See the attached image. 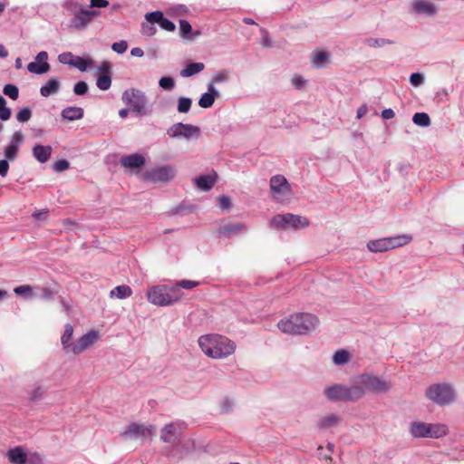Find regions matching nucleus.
Returning <instances> with one entry per match:
<instances>
[{"mask_svg": "<svg viewBox=\"0 0 464 464\" xmlns=\"http://www.w3.org/2000/svg\"><path fill=\"white\" fill-rule=\"evenodd\" d=\"M128 44L126 41L122 40L120 42L113 43L111 45V49L117 53H124L127 51Z\"/></svg>", "mask_w": 464, "mask_h": 464, "instance_id": "54", "label": "nucleus"}, {"mask_svg": "<svg viewBox=\"0 0 464 464\" xmlns=\"http://www.w3.org/2000/svg\"><path fill=\"white\" fill-rule=\"evenodd\" d=\"M61 87L60 82L57 78H50L45 84L40 88V93L43 97H49L59 92Z\"/></svg>", "mask_w": 464, "mask_h": 464, "instance_id": "26", "label": "nucleus"}, {"mask_svg": "<svg viewBox=\"0 0 464 464\" xmlns=\"http://www.w3.org/2000/svg\"><path fill=\"white\" fill-rule=\"evenodd\" d=\"M84 111L81 107L69 106L61 111V117L63 121H73L83 118Z\"/></svg>", "mask_w": 464, "mask_h": 464, "instance_id": "22", "label": "nucleus"}, {"mask_svg": "<svg viewBox=\"0 0 464 464\" xmlns=\"http://www.w3.org/2000/svg\"><path fill=\"white\" fill-rule=\"evenodd\" d=\"M200 134V129L192 124L178 122L171 125L167 130V135L172 139L185 138L187 140L192 137L198 138Z\"/></svg>", "mask_w": 464, "mask_h": 464, "instance_id": "11", "label": "nucleus"}, {"mask_svg": "<svg viewBox=\"0 0 464 464\" xmlns=\"http://www.w3.org/2000/svg\"><path fill=\"white\" fill-rule=\"evenodd\" d=\"M270 226L276 228L286 229L288 227L298 229L309 226L306 218L291 213L277 214L270 220Z\"/></svg>", "mask_w": 464, "mask_h": 464, "instance_id": "8", "label": "nucleus"}, {"mask_svg": "<svg viewBox=\"0 0 464 464\" xmlns=\"http://www.w3.org/2000/svg\"><path fill=\"white\" fill-rule=\"evenodd\" d=\"M14 292L18 295H32L33 288L29 285H23L15 287L14 289Z\"/></svg>", "mask_w": 464, "mask_h": 464, "instance_id": "55", "label": "nucleus"}, {"mask_svg": "<svg viewBox=\"0 0 464 464\" xmlns=\"http://www.w3.org/2000/svg\"><path fill=\"white\" fill-rule=\"evenodd\" d=\"M48 60V53L45 51H42L37 53L35 57V62L44 63H47Z\"/></svg>", "mask_w": 464, "mask_h": 464, "instance_id": "62", "label": "nucleus"}, {"mask_svg": "<svg viewBox=\"0 0 464 464\" xmlns=\"http://www.w3.org/2000/svg\"><path fill=\"white\" fill-rule=\"evenodd\" d=\"M31 117L32 111L28 107L23 108L16 114V120L22 123L28 121L31 119Z\"/></svg>", "mask_w": 464, "mask_h": 464, "instance_id": "46", "label": "nucleus"}, {"mask_svg": "<svg viewBox=\"0 0 464 464\" xmlns=\"http://www.w3.org/2000/svg\"><path fill=\"white\" fill-rule=\"evenodd\" d=\"M395 116V113L393 111L392 109H384L382 111V117L384 119V120H390V119H392L393 117Z\"/></svg>", "mask_w": 464, "mask_h": 464, "instance_id": "63", "label": "nucleus"}, {"mask_svg": "<svg viewBox=\"0 0 464 464\" xmlns=\"http://www.w3.org/2000/svg\"><path fill=\"white\" fill-rule=\"evenodd\" d=\"M45 393V389L43 386L34 387L29 393V398L31 401H38L43 398Z\"/></svg>", "mask_w": 464, "mask_h": 464, "instance_id": "50", "label": "nucleus"}, {"mask_svg": "<svg viewBox=\"0 0 464 464\" xmlns=\"http://www.w3.org/2000/svg\"><path fill=\"white\" fill-rule=\"evenodd\" d=\"M132 295V290L129 285H118L111 290L110 297H117L119 299L128 298Z\"/></svg>", "mask_w": 464, "mask_h": 464, "instance_id": "32", "label": "nucleus"}, {"mask_svg": "<svg viewBox=\"0 0 464 464\" xmlns=\"http://www.w3.org/2000/svg\"><path fill=\"white\" fill-rule=\"evenodd\" d=\"M428 429V423L422 421H413L411 424L410 433L413 438H426Z\"/></svg>", "mask_w": 464, "mask_h": 464, "instance_id": "28", "label": "nucleus"}, {"mask_svg": "<svg viewBox=\"0 0 464 464\" xmlns=\"http://www.w3.org/2000/svg\"><path fill=\"white\" fill-rule=\"evenodd\" d=\"M411 239V236L409 235L382 237L369 241L367 243V248L372 253L386 252L388 250L405 246L410 243Z\"/></svg>", "mask_w": 464, "mask_h": 464, "instance_id": "7", "label": "nucleus"}, {"mask_svg": "<svg viewBox=\"0 0 464 464\" xmlns=\"http://www.w3.org/2000/svg\"><path fill=\"white\" fill-rule=\"evenodd\" d=\"M53 149L51 146L40 145L37 144L33 148V155L34 157L41 163H44L48 161L51 157Z\"/></svg>", "mask_w": 464, "mask_h": 464, "instance_id": "25", "label": "nucleus"}, {"mask_svg": "<svg viewBox=\"0 0 464 464\" xmlns=\"http://www.w3.org/2000/svg\"><path fill=\"white\" fill-rule=\"evenodd\" d=\"M333 361L336 365H343L349 361V353L345 350H338L334 353Z\"/></svg>", "mask_w": 464, "mask_h": 464, "instance_id": "38", "label": "nucleus"}, {"mask_svg": "<svg viewBox=\"0 0 464 464\" xmlns=\"http://www.w3.org/2000/svg\"><path fill=\"white\" fill-rule=\"evenodd\" d=\"M438 6L425 0H412L410 6V12L414 14L435 16L438 14Z\"/></svg>", "mask_w": 464, "mask_h": 464, "instance_id": "15", "label": "nucleus"}, {"mask_svg": "<svg viewBox=\"0 0 464 464\" xmlns=\"http://www.w3.org/2000/svg\"><path fill=\"white\" fill-rule=\"evenodd\" d=\"M353 382L363 391V396L367 392L375 394L385 393L393 386L392 382L370 373L360 374Z\"/></svg>", "mask_w": 464, "mask_h": 464, "instance_id": "5", "label": "nucleus"}, {"mask_svg": "<svg viewBox=\"0 0 464 464\" xmlns=\"http://www.w3.org/2000/svg\"><path fill=\"white\" fill-rule=\"evenodd\" d=\"M97 87L102 91H107L111 85V76L108 74L100 75L96 82Z\"/></svg>", "mask_w": 464, "mask_h": 464, "instance_id": "42", "label": "nucleus"}, {"mask_svg": "<svg viewBox=\"0 0 464 464\" xmlns=\"http://www.w3.org/2000/svg\"><path fill=\"white\" fill-rule=\"evenodd\" d=\"M292 83L296 89H301L305 85L306 81L300 75H295Z\"/></svg>", "mask_w": 464, "mask_h": 464, "instance_id": "58", "label": "nucleus"}, {"mask_svg": "<svg viewBox=\"0 0 464 464\" xmlns=\"http://www.w3.org/2000/svg\"><path fill=\"white\" fill-rule=\"evenodd\" d=\"M9 170L8 160H0V176L5 178L7 176Z\"/></svg>", "mask_w": 464, "mask_h": 464, "instance_id": "59", "label": "nucleus"}, {"mask_svg": "<svg viewBox=\"0 0 464 464\" xmlns=\"http://www.w3.org/2000/svg\"><path fill=\"white\" fill-rule=\"evenodd\" d=\"M367 45L370 47H382L386 44H392V41L384 38H369L366 40Z\"/></svg>", "mask_w": 464, "mask_h": 464, "instance_id": "45", "label": "nucleus"}, {"mask_svg": "<svg viewBox=\"0 0 464 464\" xmlns=\"http://www.w3.org/2000/svg\"><path fill=\"white\" fill-rule=\"evenodd\" d=\"M155 431V426L143 425L132 422L126 427V429L120 433L122 440H139L147 439Z\"/></svg>", "mask_w": 464, "mask_h": 464, "instance_id": "10", "label": "nucleus"}, {"mask_svg": "<svg viewBox=\"0 0 464 464\" xmlns=\"http://www.w3.org/2000/svg\"><path fill=\"white\" fill-rule=\"evenodd\" d=\"M179 31L180 34L184 38H190L189 34L192 32V27L187 20L179 21Z\"/></svg>", "mask_w": 464, "mask_h": 464, "instance_id": "47", "label": "nucleus"}, {"mask_svg": "<svg viewBox=\"0 0 464 464\" xmlns=\"http://www.w3.org/2000/svg\"><path fill=\"white\" fill-rule=\"evenodd\" d=\"M324 393L331 401H357L363 397V391L355 385L354 382L350 386L343 384L328 386Z\"/></svg>", "mask_w": 464, "mask_h": 464, "instance_id": "4", "label": "nucleus"}, {"mask_svg": "<svg viewBox=\"0 0 464 464\" xmlns=\"http://www.w3.org/2000/svg\"><path fill=\"white\" fill-rule=\"evenodd\" d=\"M412 121L420 127H429L430 125V118L426 112H416L412 117Z\"/></svg>", "mask_w": 464, "mask_h": 464, "instance_id": "35", "label": "nucleus"}, {"mask_svg": "<svg viewBox=\"0 0 464 464\" xmlns=\"http://www.w3.org/2000/svg\"><path fill=\"white\" fill-rule=\"evenodd\" d=\"M109 5V2L107 0H91V5L90 6L92 8H102V7H106Z\"/></svg>", "mask_w": 464, "mask_h": 464, "instance_id": "61", "label": "nucleus"}, {"mask_svg": "<svg viewBox=\"0 0 464 464\" xmlns=\"http://www.w3.org/2000/svg\"><path fill=\"white\" fill-rule=\"evenodd\" d=\"M7 459L12 464H25L27 461V455L22 447H15L11 449L6 453Z\"/></svg>", "mask_w": 464, "mask_h": 464, "instance_id": "23", "label": "nucleus"}, {"mask_svg": "<svg viewBox=\"0 0 464 464\" xmlns=\"http://www.w3.org/2000/svg\"><path fill=\"white\" fill-rule=\"evenodd\" d=\"M121 99L124 103L130 106L132 111L140 115L148 113L146 109L147 98L143 92L135 89L126 90L122 93Z\"/></svg>", "mask_w": 464, "mask_h": 464, "instance_id": "9", "label": "nucleus"}, {"mask_svg": "<svg viewBox=\"0 0 464 464\" xmlns=\"http://www.w3.org/2000/svg\"><path fill=\"white\" fill-rule=\"evenodd\" d=\"M198 285H199L198 281L183 279V280L177 282L175 285H171V287H178V291L181 292V290H180L181 288L192 289L194 287H197Z\"/></svg>", "mask_w": 464, "mask_h": 464, "instance_id": "41", "label": "nucleus"}, {"mask_svg": "<svg viewBox=\"0 0 464 464\" xmlns=\"http://www.w3.org/2000/svg\"><path fill=\"white\" fill-rule=\"evenodd\" d=\"M340 420L341 418L338 415L332 413L321 418L317 422V427L320 430L330 429L336 426Z\"/></svg>", "mask_w": 464, "mask_h": 464, "instance_id": "30", "label": "nucleus"}, {"mask_svg": "<svg viewBox=\"0 0 464 464\" xmlns=\"http://www.w3.org/2000/svg\"><path fill=\"white\" fill-rule=\"evenodd\" d=\"M55 292L49 287H44L42 289V298L44 300L53 299Z\"/></svg>", "mask_w": 464, "mask_h": 464, "instance_id": "60", "label": "nucleus"}, {"mask_svg": "<svg viewBox=\"0 0 464 464\" xmlns=\"http://www.w3.org/2000/svg\"><path fill=\"white\" fill-rule=\"evenodd\" d=\"M270 188L274 198H276V195L285 194L291 190L290 184L282 175H275L270 179Z\"/></svg>", "mask_w": 464, "mask_h": 464, "instance_id": "19", "label": "nucleus"}, {"mask_svg": "<svg viewBox=\"0 0 464 464\" xmlns=\"http://www.w3.org/2000/svg\"><path fill=\"white\" fill-rule=\"evenodd\" d=\"M75 55H73L72 53H63L58 56V60L60 63L63 64H69L70 63H72V59Z\"/></svg>", "mask_w": 464, "mask_h": 464, "instance_id": "56", "label": "nucleus"}, {"mask_svg": "<svg viewBox=\"0 0 464 464\" xmlns=\"http://www.w3.org/2000/svg\"><path fill=\"white\" fill-rule=\"evenodd\" d=\"M11 109L6 106L5 99L0 95V120L8 121L11 117Z\"/></svg>", "mask_w": 464, "mask_h": 464, "instance_id": "40", "label": "nucleus"}, {"mask_svg": "<svg viewBox=\"0 0 464 464\" xmlns=\"http://www.w3.org/2000/svg\"><path fill=\"white\" fill-rule=\"evenodd\" d=\"M187 425L184 421L176 420L166 424L160 430V440L172 443L179 440Z\"/></svg>", "mask_w": 464, "mask_h": 464, "instance_id": "12", "label": "nucleus"}, {"mask_svg": "<svg viewBox=\"0 0 464 464\" xmlns=\"http://www.w3.org/2000/svg\"><path fill=\"white\" fill-rule=\"evenodd\" d=\"M248 230L247 226L244 223L222 222L218 228L220 237L229 238L233 236L239 235Z\"/></svg>", "mask_w": 464, "mask_h": 464, "instance_id": "16", "label": "nucleus"}, {"mask_svg": "<svg viewBox=\"0 0 464 464\" xmlns=\"http://www.w3.org/2000/svg\"><path fill=\"white\" fill-rule=\"evenodd\" d=\"M24 141V134L20 131H14L12 135L9 144L4 150V155L8 160H14L16 159L19 147Z\"/></svg>", "mask_w": 464, "mask_h": 464, "instance_id": "17", "label": "nucleus"}, {"mask_svg": "<svg viewBox=\"0 0 464 464\" xmlns=\"http://www.w3.org/2000/svg\"><path fill=\"white\" fill-rule=\"evenodd\" d=\"M88 89H89V87H88L87 82H85L83 81H80L74 84L73 92L76 95H84L87 93Z\"/></svg>", "mask_w": 464, "mask_h": 464, "instance_id": "51", "label": "nucleus"}, {"mask_svg": "<svg viewBox=\"0 0 464 464\" xmlns=\"http://www.w3.org/2000/svg\"><path fill=\"white\" fill-rule=\"evenodd\" d=\"M196 186L201 189L202 191H208L210 190L216 181H217V174L214 173L213 176L211 175H201L194 179Z\"/></svg>", "mask_w": 464, "mask_h": 464, "instance_id": "24", "label": "nucleus"}, {"mask_svg": "<svg viewBox=\"0 0 464 464\" xmlns=\"http://www.w3.org/2000/svg\"><path fill=\"white\" fill-rule=\"evenodd\" d=\"M3 92L5 95L8 96L10 99L15 101L19 96V89L16 85L8 83L5 85L3 89Z\"/></svg>", "mask_w": 464, "mask_h": 464, "instance_id": "43", "label": "nucleus"}, {"mask_svg": "<svg viewBox=\"0 0 464 464\" xmlns=\"http://www.w3.org/2000/svg\"><path fill=\"white\" fill-rule=\"evenodd\" d=\"M91 64H92V60L84 59L80 56H74V58L72 59V63H70L71 66L77 68L81 72L87 71L88 66Z\"/></svg>", "mask_w": 464, "mask_h": 464, "instance_id": "36", "label": "nucleus"}, {"mask_svg": "<svg viewBox=\"0 0 464 464\" xmlns=\"http://www.w3.org/2000/svg\"><path fill=\"white\" fill-rule=\"evenodd\" d=\"M204 68L205 65L203 63H189L180 71V75L182 77H191L202 72Z\"/></svg>", "mask_w": 464, "mask_h": 464, "instance_id": "31", "label": "nucleus"}, {"mask_svg": "<svg viewBox=\"0 0 464 464\" xmlns=\"http://www.w3.org/2000/svg\"><path fill=\"white\" fill-rule=\"evenodd\" d=\"M175 177V169L169 166L165 165L157 169L146 171L143 174V179L151 182H168Z\"/></svg>", "mask_w": 464, "mask_h": 464, "instance_id": "13", "label": "nucleus"}, {"mask_svg": "<svg viewBox=\"0 0 464 464\" xmlns=\"http://www.w3.org/2000/svg\"><path fill=\"white\" fill-rule=\"evenodd\" d=\"M428 431L426 438L439 439L448 433V427L441 423H428Z\"/></svg>", "mask_w": 464, "mask_h": 464, "instance_id": "27", "label": "nucleus"}, {"mask_svg": "<svg viewBox=\"0 0 464 464\" xmlns=\"http://www.w3.org/2000/svg\"><path fill=\"white\" fill-rule=\"evenodd\" d=\"M160 26L162 29L169 31V32H173L176 28L174 23L165 17H163L162 21L160 24Z\"/></svg>", "mask_w": 464, "mask_h": 464, "instance_id": "57", "label": "nucleus"}, {"mask_svg": "<svg viewBox=\"0 0 464 464\" xmlns=\"http://www.w3.org/2000/svg\"><path fill=\"white\" fill-rule=\"evenodd\" d=\"M368 112V107L366 104H362L357 110V118H362Z\"/></svg>", "mask_w": 464, "mask_h": 464, "instance_id": "64", "label": "nucleus"}, {"mask_svg": "<svg viewBox=\"0 0 464 464\" xmlns=\"http://www.w3.org/2000/svg\"><path fill=\"white\" fill-rule=\"evenodd\" d=\"M410 82L414 87H419L423 84L424 82V76L423 74L420 72H413L410 76Z\"/></svg>", "mask_w": 464, "mask_h": 464, "instance_id": "52", "label": "nucleus"}, {"mask_svg": "<svg viewBox=\"0 0 464 464\" xmlns=\"http://www.w3.org/2000/svg\"><path fill=\"white\" fill-rule=\"evenodd\" d=\"M70 167V163L66 160H60L53 163V169L56 172H63L66 169H68Z\"/></svg>", "mask_w": 464, "mask_h": 464, "instance_id": "53", "label": "nucleus"}, {"mask_svg": "<svg viewBox=\"0 0 464 464\" xmlns=\"http://www.w3.org/2000/svg\"><path fill=\"white\" fill-rule=\"evenodd\" d=\"M159 85L165 91H172L175 87V80L172 77L164 76L160 79Z\"/></svg>", "mask_w": 464, "mask_h": 464, "instance_id": "44", "label": "nucleus"}, {"mask_svg": "<svg viewBox=\"0 0 464 464\" xmlns=\"http://www.w3.org/2000/svg\"><path fill=\"white\" fill-rule=\"evenodd\" d=\"M218 97L219 92L215 88V86L208 84V92L200 96L198 105L204 109L210 108L214 104L216 98Z\"/></svg>", "mask_w": 464, "mask_h": 464, "instance_id": "21", "label": "nucleus"}, {"mask_svg": "<svg viewBox=\"0 0 464 464\" xmlns=\"http://www.w3.org/2000/svg\"><path fill=\"white\" fill-rule=\"evenodd\" d=\"M163 14L160 11H154L146 14V19L151 24H160L163 19Z\"/></svg>", "mask_w": 464, "mask_h": 464, "instance_id": "49", "label": "nucleus"}, {"mask_svg": "<svg viewBox=\"0 0 464 464\" xmlns=\"http://www.w3.org/2000/svg\"><path fill=\"white\" fill-rule=\"evenodd\" d=\"M192 100L188 97H179L178 99V111L179 113H188L190 111Z\"/></svg>", "mask_w": 464, "mask_h": 464, "instance_id": "37", "label": "nucleus"}, {"mask_svg": "<svg viewBox=\"0 0 464 464\" xmlns=\"http://www.w3.org/2000/svg\"><path fill=\"white\" fill-rule=\"evenodd\" d=\"M218 206L222 210H228L232 207V202L229 197L221 195L218 198Z\"/></svg>", "mask_w": 464, "mask_h": 464, "instance_id": "48", "label": "nucleus"}, {"mask_svg": "<svg viewBox=\"0 0 464 464\" xmlns=\"http://www.w3.org/2000/svg\"><path fill=\"white\" fill-rule=\"evenodd\" d=\"M427 399L439 406H445L455 401V393L452 387L447 383H434L429 386L425 392Z\"/></svg>", "mask_w": 464, "mask_h": 464, "instance_id": "6", "label": "nucleus"}, {"mask_svg": "<svg viewBox=\"0 0 464 464\" xmlns=\"http://www.w3.org/2000/svg\"><path fill=\"white\" fill-rule=\"evenodd\" d=\"M329 55L326 52H316L314 53L312 63L317 68H322L328 62Z\"/></svg>", "mask_w": 464, "mask_h": 464, "instance_id": "34", "label": "nucleus"}, {"mask_svg": "<svg viewBox=\"0 0 464 464\" xmlns=\"http://www.w3.org/2000/svg\"><path fill=\"white\" fill-rule=\"evenodd\" d=\"M198 345L202 352L213 359H223L231 355L236 349V344L227 337L209 334L198 338Z\"/></svg>", "mask_w": 464, "mask_h": 464, "instance_id": "1", "label": "nucleus"}, {"mask_svg": "<svg viewBox=\"0 0 464 464\" xmlns=\"http://www.w3.org/2000/svg\"><path fill=\"white\" fill-rule=\"evenodd\" d=\"M98 339V334L95 331H91L82 336L74 343L71 348V353L73 354H80L86 349H88L91 345L94 343Z\"/></svg>", "mask_w": 464, "mask_h": 464, "instance_id": "18", "label": "nucleus"}, {"mask_svg": "<svg viewBox=\"0 0 464 464\" xmlns=\"http://www.w3.org/2000/svg\"><path fill=\"white\" fill-rule=\"evenodd\" d=\"M72 334H73V327H72V325L70 324H65L64 332H63V335L61 337V343H62V345L63 347V350L66 353L71 352V348L74 344V343H72L71 342L72 338Z\"/></svg>", "mask_w": 464, "mask_h": 464, "instance_id": "29", "label": "nucleus"}, {"mask_svg": "<svg viewBox=\"0 0 464 464\" xmlns=\"http://www.w3.org/2000/svg\"><path fill=\"white\" fill-rule=\"evenodd\" d=\"M27 70L32 73L44 74L50 70V65L48 63L32 62L27 65Z\"/></svg>", "mask_w": 464, "mask_h": 464, "instance_id": "33", "label": "nucleus"}, {"mask_svg": "<svg viewBox=\"0 0 464 464\" xmlns=\"http://www.w3.org/2000/svg\"><path fill=\"white\" fill-rule=\"evenodd\" d=\"M319 324L318 318L309 313H297L280 320L277 327L288 334H307L314 331Z\"/></svg>", "mask_w": 464, "mask_h": 464, "instance_id": "2", "label": "nucleus"}, {"mask_svg": "<svg viewBox=\"0 0 464 464\" xmlns=\"http://www.w3.org/2000/svg\"><path fill=\"white\" fill-rule=\"evenodd\" d=\"M228 80H229V72L227 70H222V71H218V72H216L214 74L213 78L208 82V84H212L214 86V84H216V83L225 82H227Z\"/></svg>", "mask_w": 464, "mask_h": 464, "instance_id": "39", "label": "nucleus"}, {"mask_svg": "<svg viewBox=\"0 0 464 464\" xmlns=\"http://www.w3.org/2000/svg\"><path fill=\"white\" fill-rule=\"evenodd\" d=\"M148 301L157 306L172 305L183 296L182 292L178 291V287H171L167 285H158L150 286L147 291Z\"/></svg>", "mask_w": 464, "mask_h": 464, "instance_id": "3", "label": "nucleus"}, {"mask_svg": "<svg viewBox=\"0 0 464 464\" xmlns=\"http://www.w3.org/2000/svg\"><path fill=\"white\" fill-rule=\"evenodd\" d=\"M145 161V158L138 153L124 155L120 160V163L123 168L130 169L141 168Z\"/></svg>", "mask_w": 464, "mask_h": 464, "instance_id": "20", "label": "nucleus"}, {"mask_svg": "<svg viewBox=\"0 0 464 464\" xmlns=\"http://www.w3.org/2000/svg\"><path fill=\"white\" fill-rule=\"evenodd\" d=\"M100 15L99 11L79 9L73 13V17L70 22V26L74 29H84L96 16Z\"/></svg>", "mask_w": 464, "mask_h": 464, "instance_id": "14", "label": "nucleus"}]
</instances>
